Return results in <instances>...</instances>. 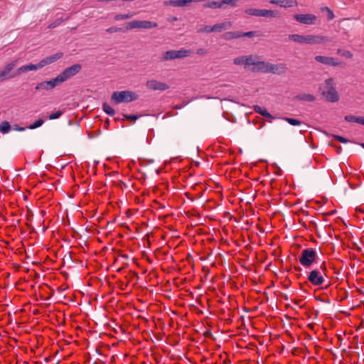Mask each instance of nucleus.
I'll use <instances>...</instances> for the list:
<instances>
[{
  "instance_id": "1",
  "label": "nucleus",
  "mask_w": 364,
  "mask_h": 364,
  "mask_svg": "<svg viewBox=\"0 0 364 364\" xmlns=\"http://www.w3.org/2000/svg\"><path fill=\"white\" fill-rule=\"evenodd\" d=\"M289 39L299 43L306 44H325L327 42H331V39L323 35H299V34H290Z\"/></svg>"
},
{
  "instance_id": "2",
  "label": "nucleus",
  "mask_w": 364,
  "mask_h": 364,
  "mask_svg": "<svg viewBox=\"0 0 364 364\" xmlns=\"http://www.w3.org/2000/svg\"><path fill=\"white\" fill-rule=\"evenodd\" d=\"M287 70L284 64H272L268 62H257L255 67L252 68L253 72H260L263 73L282 74Z\"/></svg>"
},
{
  "instance_id": "3",
  "label": "nucleus",
  "mask_w": 364,
  "mask_h": 364,
  "mask_svg": "<svg viewBox=\"0 0 364 364\" xmlns=\"http://www.w3.org/2000/svg\"><path fill=\"white\" fill-rule=\"evenodd\" d=\"M333 78H328L320 87L322 95L326 100L331 102H336L339 100V95L335 87Z\"/></svg>"
},
{
  "instance_id": "4",
  "label": "nucleus",
  "mask_w": 364,
  "mask_h": 364,
  "mask_svg": "<svg viewBox=\"0 0 364 364\" xmlns=\"http://www.w3.org/2000/svg\"><path fill=\"white\" fill-rule=\"evenodd\" d=\"M137 98L138 95L136 93L129 90L114 92L111 97L112 101L115 105L122 102H130L136 100Z\"/></svg>"
},
{
  "instance_id": "5",
  "label": "nucleus",
  "mask_w": 364,
  "mask_h": 364,
  "mask_svg": "<svg viewBox=\"0 0 364 364\" xmlns=\"http://www.w3.org/2000/svg\"><path fill=\"white\" fill-rule=\"evenodd\" d=\"M326 269V265L323 263L320 266V269H315L311 270L308 275L309 282L314 286H321L323 284L325 279L324 276L326 275L324 270Z\"/></svg>"
},
{
  "instance_id": "6",
  "label": "nucleus",
  "mask_w": 364,
  "mask_h": 364,
  "mask_svg": "<svg viewBox=\"0 0 364 364\" xmlns=\"http://www.w3.org/2000/svg\"><path fill=\"white\" fill-rule=\"evenodd\" d=\"M318 257L317 252L312 248H306L301 251L299 262L306 267H309L316 262Z\"/></svg>"
},
{
  "instance_id": "7",
  "label": "nucleus",
  "mask_w": 364,
  "mask_h": 364,
  "mask_svg": "<svg viewBox=\"0 0 364 364\" xmlns=\"http://www.w3.org/2000/svg\"><path fill=\"white\" fill-rule=\"evenodd\" d=\"M81 68L82 67L80 64H74L64 69L63 72L56 76V78L59 83L61 84L77 74Z\"/></svg>"
},
{
  "instance_id": "8",
  "label": "nucleus",
  "mask_w": 364,
  "mask_h": 364,
  "mask_svg": "<svg viewBox=\"0 0 364 364\" xmlns=\"http://www.w3.org/2000/svg\"><path fill=\"white\" fill-rule=\"evenodd\" d=\"M192 53L191 50L180 49L178 50H171L164 53L163 56L164 60H170L174 59H181L189 56Z\"/></svg>"
},
{
  "instance_id": "9",
  "label": "nucleus",
  "mask_w": 364,
  "mask_h": 364,
  "mask_svg": "<svg viewBox=\"0 0 364 364\" xmlns=\"http://www.w3.org/2000/svg\"><path fill=\"white\" fill-rule=\"evenodd\" d=\"M158 26L156 22L150 21H129L126 27L127 30H132L134 28L151 29Z\"/></svg>"
},
{
  "instance_id": "10",
  "label": "nucleus",
  "mask_w": 364,
  "mask_h": 364,
  "mask_svg": "<svg viewBox=\"0 0 364 364\" xmlns=\"http://www.w3.org/2000/svg\"><path fill=\"white\" fill-rule=\"evenodd\" d=\"M18 60L7 63L2 70H0V82L15 77L13 73L14 68L16 66Z\"/></svg>"
},
{
  "instance_id": "11",
  "label": "nucleus",
  "mask_w": 364,
  "mask_h": 364,
  "mask_svg": "<svg viewBox=\"0 0 364 364\" xmlns=\"http://www.w3.org/2000/svg\"><path fill=\"white\" fill-rule=\"evenodd\" d=\"M58 85H60V83L55 77L50 80H46L38 83L35 87V90L39 91H50Z\"/></svg>"
},
{
  "instance_id": "12",
  "label": "nucleus",
  "mask_w": 364,
  "mask_h": 364,
  "mask_svg": "<svg viewBox=\"0 0 364 364\" xmlns=\"http://www.w3.org/2000/svg\"><path fill=\"white\" fill-rule=\"evenodd\" d=\"M146 86L148 89L155 91H164L169 88V86L166 83L154 79L149 80L146 83Z\"/></svg>"
},
{
  "instance_id": "13",
  "label": "nucleus",
  "mask_w": 364,
  "mask_h": 364,
  "mask_svg": "<svg viewBox=\"0 0 364 364\" xmlns=\"http://www.w3.org/2000/svg\"><path fill=\"white\" fill-rule=\"evenodd\" d=\"M294 18L298 22L305 25H312L317 17L314 14H295Z\"/></svg>"
},
{
  "instance_id": "14",
  "label": "nucleus",
  "mask_w": 364,
  "mask_h": 364,
  "mask_svg": "<svg viewBox=\"0 0 364 364\" xmlns=\"http://www.w3.org/2000/svg\"><path fill=\"white\" fill-rule=\"evenodd\" d=\"M42 68V66H40V62L36 65L30 63L28 65L21 66L16 71H13V73L15 75V77H16L22 73H25L31 70H36Z\"/></svg>"
},
{
  "instance_id": "15",
  "label": "nucleus",
  "mask_w": 364,
  "mask_h": 364,
  "mask_svg": "<svg viewBox=\"0 0 364 364\" xmlns=\"http://www.w3.org/2000/svg\"><path fill=\"white\" fill-rule=\"evenodd\" d=\"M205 1L206 0H169L166 4L176 7H183L191 3H200Z\"/></svg>"
},
{
  "instance_id": "16",
  "label": "nucleus",
  "mask_w": 364,
  "mask_h": 364,
  "mask_svg": "<svg viewBox=\"0 0 364 364\" xmlns=\"http://www.w3.org/2000/svg\"><path fill=\"white\" fill-rule=\"evenodd\" d=\"M315 60L317 62H319L323 65H327L338 66L340 64L335 58H333L332 57L316 55L315 57Z\"/></svg>"
},
{
  "instance_id": "17",
  "label": "nucleus",
  "mask_w": 364,
  "mask_h": 364,
  "mask_svg": "<svg viewBox=\"0 0 364 364\" xmlns=\"http://www.w3.org/2000/svg\"><path fill=\"white\" fill-rule=\"evenodd\" d=\"M63 53H57L53 55H51L50 56H48L43 60L40 61V66H42L43 68L47 65H50L55 61H57L58 59L62 58Z\"/></svg>"
},
{
  "instance_id": "18",
  "label": "nucleus",
  "mask_w": 364,
  "mask_h": 364,
  "mask_svg": "<svg viewBox=\"0 0 364 364\" xmlns=\"http://www.w3.org/2000/svg\"><path fill=\"white\" fill-rule=\"evenodd\" d=\"M232 26L231 22L226 21L220 23H216L213 26V32H221L223 30H227L230 28Z\"/></svg>"
},
{
  "instance_id": "19",
  "label": "nucleus",
  "mask_w": 364,
  "mask_h": 364,
  "mask_svg": "<svg viewBox=\"0 0 364 364\" xmlns=\"http://www.w3.org/2000/svg\"><path fill=\"white\" fill-rule=\"evenodd\" d=\"M270 3L281 7L288 8L293 6V0H271Z\"/></svg>"
},
{
  "instance_id": "20",
  "label": "nucleus",
  "mask_w": 364,
  "mask_h": 364,
  "mask_svg": "<svg viewBox=\"0 0 364 364\" xmlns=\"http://www.w3.org/2000/svg\"><path fill=\"white\" fill-rule=\"evenodd\" d=\"M253 109L255 112L261 114L263 117L267 118H273V116L267 112V110L264 108L259 107V105H255L253 107Z\"/></svg>"
},
{
  "instance_id": "21",
  "label": "nucleus",
  "mask_w": 364,
  "mask_h": 364,
  "mask_svg": "<svg viewBox=\"0 0 364 364\" xmlns=\"http://www.w3.org/2000/svg\"><path fill=\"white\" fill-rule=\"evenodd\" d=\"M345 120L349 122H356L364 125V117H355L353 115H346Z\"/></svg>"
},
{
  "instance_id": "22",
  "label": "nucleus",
  "mask_w": 364,
  "mask_h": 364,
  "mask_svg": "<svg viewBox=\"0 0 364 364\" xmlns=\"http://www.w3.org/2000/svg\"><path fill=\"white\" fill-rule=\"evenodd\" d=\"M223 38L226 41H230L232 39L240 38V31H228L223 35Z\"/></svg>"
},
{
  "instance_id": "23",
  "label": "nucleus",
  "mask_w": 364,
  "mask_h": 364,
  "mask_svg": "<svg viewBox=\"0 0 364 364\" xmlns=\"http://www.w3.org/2000/svg\"><path fill=\"white\" fill-rule=\"evenodd\" d=\"M296 98L301 101H306V102H314L315 100V97L311 94H307V93H302L300 95H298Z\"/></svg>"
},
{
  "instance_id": "24",
  "label": "nucleus",
  "mask_w": 364,
  "mask_h": 364,
  "mask_svg": "<svg viewBox=\"0 0 364 364\" xmlns=\"http://www.w3.org/2000/svg\"><path fill=\"white\" fill-rule=\"evenodd\" d=\"M278 15V12L273 10L262 9L261 16L266 18H274Z\"/></svg>"
},
{
  "instance_id": "25",
  "label": "nucleus",
  "mask_w": 364,
  "mask_h": 364,
  "mask_svg": "<svg viewBox=\"0 0 364 364\" xmlns=\"http://www.w3.org/2000/svg\"><path fill=\"white\" fill-rule=\"evenodd\" d=\"M257 58L256 56H253L252 55H245V66L254 65V67H255L257 62H258Z\"/></svg>"
},
{
  "instance_id": "26",
  "label": "nucleus",
  "mask_w": 364,
  "mask_h": 364,
  "mask_svg": "<svg viewBox=\"0 0 364 364\" xmlns=\"http://www.w3.org/2000/svg\"><path fill=\"white\" fill-rule=\"evenodd\" d=\"M261 10L259 9L250 8L245 10V13L254 16H261Z\"/></svg>"
},
{
  "instance_id": "27",
  "label": "nucleus",
  "mask_w": 364,
  "mask_h": 364,
  "mask_svg": "<svg viewBox=\"0 0 364 364\" xmlns=\"http://www.w3.org/2000/svg\"><path fill=\"white\" fill-rule=\"evenodd\" d=\"M11 129V125L7 121H4L0 124V132L3 134L8 133Z\"/></svg>"
},
{
  "instance_id": "28",
  "label": "nucleus",
  "mask_w": 364,
  "mask_h": 364,
  "mask_svg": "<svg viewBox=\"0 0 364 364\" xmlns=\"http://www.w3.org/2000/svg\"><path fill=\"white\" fill-rule=\"evenodd\" d=\"M103 111L110 116H114L115 114L114 109L111 107L108 104L103 103L102 105Z\"/></svg>"
},
{
  "instance_id": "29",
  "label": "nucleus",
  "mask_w": 364,
  "mask_h": 364,
  "mask_svg": "<svg viewBox=\"0 0 364 364\" xmlns=\"http://www.w3.org/2000/svg\"><path fill=\"white\" fill-rule=\"evenodd\" d=\"M203 6L205 8H210V9H219V8L222 7L220 1L219 2V1H215L205 4L203 5Z\"/></svg>"
},
{
  "instance_id": "30",
  "label": "nucleus",
  "mask_w": 364,
  "mask_h": 364,
  "mask_svg": "<svg viewBox=\"0 0 364 364\" xmlns=\"http://www.w3.org/2000/svg\"><path fill=\"white\" fill-rule=\"evenodd\" d=\"M255 36H259L258 31H248V32L240 31V38H241V37L252 38Z\"/></svg>"
},
{
  "instance_id": "31",
  "label": "nucleus",
  "mask_w": 364,
  "mask_h": 364,
  "mask_svg": "<svg viewBox=\"0 0 364 364\" xmlns=\"http://www.w3.org/2000/svg\"><path fill=\"white\" fill-rule=\"evenodd\" d=\"M133 16H134L133 13H128V14H117L114 16V19L116 21H121V20H124V19L130 18Z\"/></svg>"
},
{
  "instance_id": "32",
  "label": "nucleus",
  "mask_w": 364,
  "mask_h": 364,
  "mask_svg": "<svg viewBox=\"0 0 364 364\" xmlns=\"http://www.w3.org/2000/svg\"><path fill=\"white\" fill-rule=\"evenodd\" d=\"M245 55L240 56V57L234 58L233 63L235 65H244L245 66Z\"/></svg>"
},
{
  "instance_id": "33",
  "label": "nucleus",
  "mask_w": 364,
  "mask_h": 364,
  "mask_svg": "<svg viewBox=\"0 0 364 364\" xmlns=\"http://www.w3.org/2000/svg\"><path fill=\"white\" fill-rule=\"evenodd\" d=\"M211 32H213V26H203L198 30V33H209Z\"/></svg>"
},
{
  "instance_id": "34",
  "label": "nucleus",
  "mask_w": 364,
  "mask_h": 364,
  "mask_svg": "<svg viewBox=\"0 0 364 364\" xmlns=\"http://www.w3.org/2000/svg\"><path fill=\"white\" fill-rule=\"evenodd\" d=\"M284 119L285 121H287L288 123L293 126H299L301 124V121L296 119L286 117L284 118Z\"/></svg>"
},
{
  "instance_id": "35",
  "label": "nucleus",
  "mask_w": 364,
  "mask_h": 364,
  "mask_svg": "<svg viewBox=\"0 0 364 364\" xmlns=\"http://www.w3.org/2000/svg\"><path fill=\"white\" fill-rule=\"evenodd\" d=\"M43 123H44L43 119H39L36 120L33 124L30 125L28 127V128L30 129H36V128L41 127Z\"/></svg>"
},
{
  "instance_id": "36",
  "label": "nucleus",
  "mask_w": 364,
  "mask_h": 364,
  "mask_svg": "<svg viewBox=\"0 0 364 364\" xmlns=\"http://www.w3.org/2000/svg\"><path fill=\"white\" fill-rule=\"evenodd\" d=\"M237 0H221V1H220L221 6L223 4H227V5H230L231 6L235 7L237 6Z\"/></svg>"
},
{
  "instance_id": "37",
  "label": "nucleus",
  "mask_w": 364,
  "mask_h": 364,
  "mask_svg": "<svg viewBox=\"0 0 364 364\" xmlns=\"http://www.w3.org/2000/svg\"><path fill=\"white\" fill-rule=\"evenodd\" d=\"M63 112L61 110H58L52 114H50L48 117L49 119H58L62 114Z\"/></svg>"
},
{
  "instance_id": "38",
  "label": "nucleus",
  "mask_w": 364,
  "mask_h": 364,
  "mask_svg": "<svg viewBox=\"0 0 364 364\" xmlns=\"http://www.w3.org/2000/svg\"><path fill=\"white\" fill-rule=\"evenodd\" d=\"M322 10H326L327 11V18L328 21L332 20L335 17L333 12L328 7L326 6L323 8Z\"/></svg>"
},
{
  "instance_id": "39",
  "label": "nucleus",
  "mask_w": 364,
  "mask_h": 364,
  "mask_svg": "<svg viewBox=\"0 0 364 364\" xmlns=\"http://www.w3.org/2000/svg\"><path fill=\"white\" fill-rule=\"evenodd\" d=\"M338 53L341 52V55L343 57H346L347 58H351L353 57L352 53L350 51H349V50H343V51H341V50H338Z\"/></svg>"
},
{
  "instance_id": "40",
  "label": "nucleus",
  "mask_w": 364,
  "mask_h": 364,
  "mask_svg": "<svg viewBox=\"0 0 364 364\" xmlns=\"http://www.w3.org/2000/svg\"><path fill=\"white\" fill-rule=\"evenodd\" d=\"M122 31V28H118V27H115V26L110 27V28H107V29L106 30V31H107V33H117V32H119V31Z\"/></svg>"
},
{
  "instance_id": "41",
  "label": "nucleus",
  "mask_w": 364,
  "mask_h": 364,
  "mask_svg": "<svg viewBox=\"0 0 364 364\" xmlns=\"http://www.w3.org/2000/svg\"><path fill=\"white\" fill-rule=\"evenodd\" d=\"M123 117H124V119H128V120H136V119H137L139 118L138 115H134V114H124Z\"/></svg>"
},
{
  "instance_id": "42",
  "label": "nucleus",
  "mask_w": 364,
  "mask_h": 364,
  "mask_svg": "<svg viewBox=\"0 0 364 364\" xmlns=\"http://www.w3.org/2000/svg\"><path fill=\"white\" fill-rule=\"evenodd\" d=\"M333 137L336 139H337L339 142H341V143H347L349 141V140L346 139V138H344L341 136L335 135Z\"/></svg>"
},
{
  "instance_id": "43",
  "label": "nucleus",
  "mask_w": 364,
  "mask_h": 364,
  "mask_svg": "<svg viewBox=\"0 0 364 364\" xmlns=\"http://www.w3.org/2000/svg\"><path fill=\"white\" fill-rule=\"evenodd\" d=\"M196 53L198 54V55H203V54L205 53V51L203 48H199V49L197 50Z\"/></svg>"
},
{
  "instance_id": "44",
  "label": "nucleus",
  "mask_w": 364,
  "mask_h": 364,
  "mask_svg": "<svg viewBox=\"0 0 364 364\" xmlns=\"http://www.w3.org/2000/svg\"><path fill=\"white\" fill-rule=\"evenodd\" d=\"M58 25H59L58 23L54 22V23H50L48 27L50 28H55L56 26H58Z\"/></svg>"
},
{
  "instance_id": "45",
  "label": "nucleus",
  "mask_w": 364,
  "mask_h": 364,
  "mask_svg": "<svg viewBox=\"0 0 364 364\" xmlns=\"http://www.w3.org/2000/svg\"><path fill=\"white\" fill-rule=\"evenodd\" d=\"M15 129L17 131H24L25 128L24 127H16Z\"/></svg>"
},
{
  "instance_id": "46",
  "label": "nucleus",
  "mask_w": 364,
  "mask_h": 364,
  "mask_svg": "<svg viewBox=\"0 0 364 364\" xmlns=\"http://www.w3.org/2000/svg\"><path fill=\"white\" fill-rule=\"evenodd\" d=\"M177 20H178L177 17H175V16L172 17L171 18L169 19L170 21H177Z\"/></svg>"
},
{
  "instance_id": "47",
  "label": "nucleus",
  "mask_w": 364,
  "mask_h": 364,
  "mask_svg": "<svg viewBox=\"0 0 364 364\" xmlns=\"http://www.w3.org/2000/svg\"><path fill=\"white\" fill-rule=\"evenodd\" d=\"M99 1H110V0H98Z\"/></svg>"
},
{
  "instance_id": "48",
  "label": "nucleus",
  "mask_w": 364,
  "mask_h": 364,
  "mask_svg": "<svg viewBox=\"0 0 364 364\" xmlns=\"http://www.w3.org/2000/svg\"><path fill=\"white\" fill-rule=\"evenodd\" d=\"M360 146L364 149V143L360 144Z\"/></svg>"
}]
</instances>
